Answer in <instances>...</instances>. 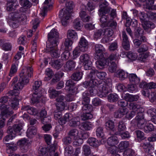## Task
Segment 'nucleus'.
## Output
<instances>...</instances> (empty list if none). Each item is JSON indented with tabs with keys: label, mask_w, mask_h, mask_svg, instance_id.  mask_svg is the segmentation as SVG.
I'll list each match as a JSON object with an SVG mask.
<instances>
[{
	"label": "nucleus",
	"mask_w": 156,
	"mask_h": 156,
	"mask_svg": "<svg viewBox=\"0 0 156 156\" xmlns=\"http://www.w3.org/2000/svg\"><path fill=\"white\" fill-rule=\"evenodd\" d=\"M16 1V0H7L6 4V9L7 11H11L15 9V6L14 5Z\"/></svg>",
	"instance_id": "nucleus-30"
},
{
	"label": "nucleus",
	"mask_w": 156,
	"mask_h": 156,
	"mask_svg": "<svg viewBox=\"0 0 156 156\" xmlns=\"http://www.w3.org/2000/svg\"><path fill=\"white\" fill-rule=\"evenodd\" d=\"M98 88L99 90L100 97H105L110 92V86L105 82H103L98 84Z\"/></svg>",
	"instance_id": "nucleus-4"
},
{
	"label": "nucleus",
	"mask_w": 156,
	"mask_h": 156,
	"mask_svg": "<svg viewBox=\"0 0 156 156\" xmlns=\"http://www.w3.org/2000/svg\"><path fill=\"white\" fill-rule=\"evenodd\" d=\"M142 34H144V31L140 27L138 28L134 33V37L136 38H139Z\"/></svg>",
	"instance_id": "nucleus-50"
},
{
	"label": "nucleus",
	"mask_w": 156,
	"mask_h": 156,
	"mask_svg": "<svg viewBox=\"0 0 156 156\" xmlns=\"http://www.w3.org/2000/svg\"><path fill=\"white\" fill-rule=\"evenodd\" d=\"M20 3L25 8H30L31 5V2L28 0H21Z\"/></svg>",
	"instance_id": "nucleus-61"
},
{
	"label": "nucleus",
	"mask_w": 156,
	"mask_h": 156,
	"mask_svg": "<svg viewBox=\"0 0 156 156\" xmlns=\"http://www.w3.org/2000/svg\"><path fill=\"white\" fill-rule=\"evenodd\" d=\"M118 143V138L115 136H110L108 138L107 140V143L109 146L115 145L117 144Z\"/></svg>",
	"instance_id": "nucleus-27"
},
{
	"label": "nucleus",
	"mask_w": 156,
	"mask_h": 156,
	"mask_svg": "<svg viewBox=\"0 0 156 156\" xmlns=\"http://www.w3.org/2000/svg\"><path fill=\"white\" fill-rule=\"evenodd\" d=\"M7 133L8 134L3 139V141L4 143L6 144H9L8 142L10 140H12L15 137V136L11 133H9L8 132V130H7Z\"/></svg>",
	"instance_id": "nucleus-39"
},
{
	"label": "nucleus",
	"mask_w": 156,
	"mask_h": 156,
	"mask_svg": "<svg viewBox=\"0 0 156 156\" xmlns=\"http://www.w3.org/2000/svg\"><path fill=\"white\" fill-rule=\"evenodd\" d=\"M48 41L47 44H53L58 43L59 33L57 30L52 29L48 34Z\"/></svg>",
	"instance_id": "nucleus-3"
},
{
	"label": "nucleus",
	"mask_w": 156,
	"mask_h": 156,
	"mask_svg": "<svg viewBox=\"0 0 156 156\" xmlns=\"http://www.w3.org/2000/svg\"><path fill=\"white\" fill-rule=\"evenodd\" d=\"M33 74V69L30 66L24 67L20 74V78L18 83L14 84L13 88L15 90L22 89L24 84L29 82V78L31 77Z\"/></svg>",
	"instance_id": "nucleus-1"
},
{
	"label": "nucleus",
	"mask_w": 156,
	"mask_h": 156,
	"mask_svg": "<svg viewBox=\"0 0 156 156\" xmlns=\"http://www.w3.org/2000/svg\"><path fill=\"white\" fill-rule=\"evenodd\" d=\"M71 11L69 8H64L60 11L59 16L61 18L69 19Z\"/></svg>",
	"instance_id": "nucleus-17"
},
{
	"label": "nucleus",
	"mask_w": 156,
	"mask_h": 156,
	"mask_svg": "<svg viewBox=\"0 0 156 156\" xmlns=\"http://www.w3.org/2000/svg\"><path fill=\"white\" fill-rule=\"evenodd\" d=\"M154 129L153 125L151 123L147 124L144 127L145 132L148 133L154 130Z\"/></svg>",
	"instance_id": "nucleus-53"
},
{
	"label": "nucleus",
	"mask_w": 156,
	"mask_h": 156,
	"mask_svg": "<svg viewBox=\"0 0 156 156\" xmlns=\"http://www.w3.org/2000/svg\"><path fill=\"white\" fill-rule=\"evenodd\" d=\"M126 56L129 59L132 61H134L136 59L137 57L136 53L131 51L127 52Z\"/></svg>",
	"instance_id": "nucleus-46"
},
{
	"label": "nucleus",
	"mask_w": 156,
	"mask_h": 156,
	"mask_svg": "<svg viewBox=\"0 0 156 156\" xmlns=\"http://www.w3.org/2000/svg\"><path fill=\"white\" fill-rule=\"evenodd\" d=\"M131 21L130 20H127V22L125 24V26L127 27L126 29L127 33L129 34L132 39H133L134 37L133 36V33L131 29L129 27L130 25Z\"/></svg>",
	"instance_id": "nucleus-43"
},
{
	"label": "nucleus",
	"mask_w": 156,
	"mask_h": 156,
	"mask_svg": "<svg viewBox=\"0 0 156 156\" xmlns=\"http://www.w3.org/2000/svg\"><path fill=\"white\" fill-rule=\"evenodd\" d=\"M7 21L9 25L13 28H17L19 25V21L17 19L9 18Z\"/></svg>",
	"instance_id": "nucleus-35"
},
{
	"label": "nucleus",
	"mask_w": 156,
	"mask_h": 156,
	"mask_svg": "<svg viewBox=\"0 0 156 156\" xmlns=\"http://www.w3.org/2000/svg\"><path fill=\"white\" fill-rule=\"evenodd\" d=\"M14 96H15L14 90H10L7 94L6 96H4L0 99V102L3 104L5 103L9 99L11 98V96L13 97Z\"/></svg>",
	"instance_id": "nucleus-22"
},
{
	"label": "nucleus",
	"mask_w": 156,
	"mask_h": 156,
	"mask_svg": "<svg viewBox=\"0 0 156 156\" xmlns=\"http://www.w3.org/2000/svg\"><path fill=\"white\" fill-rule=\"evenodd\" d=\"M42 83L41 81H35L34 82L33 85V90L34 91L39 92L41 91L40 89V86L41 85Z\"/></svg>",
	"instance_id": "nucleus-42"
},
{
	"label": "nucleus",
	"mask_w": 156,
	"mask_h": 156,
	"mask_svg": "<svg viewBox=\"0 0 156 156\" xmlns=\"http://www.w3.org/2000/svg\"><path fill=\"white\" fill-rule=\"evenodd\" d=\"M73 151V150L72 146H68L65 148V155L66 156H70Z\"/></svg>",
	"instance_id": "nucleus-55"
},
{
	"label": "nucleus",
	"mask_w": 156,
	"mask_h": 156,
	"mask_svg": "<svg viewBox=\"0 0 156 156\" xmlns=\"http://www.w3.org/2000/svg\"><path fill=\"white\" fill-rule=\"evenodd\" d=\"M93 125L92 123L89 122H86L82 123L81 127L82 129L88 130H90L92 128Z\"/></svg>",
	"instance_id": "nucleus-40"
},
{
	"label": "nucleus",
	"mask_w": 156,
	"mask_h": 156,
	"mask_svg": "<svg viewBox=\"0 0 156 156\" xmlns=\"http://www.w3.org/2000/svg\"><path fill=\"white\" fill-rule=\"evenodd\" d=\"M69 120V125L72 127H76L77 126L80 124V119L79 117H73Z\"/></svg>",
	"instance_id": "nucleus-19"
},
{
	"label": "nucleus",
	"mask_w": 156,
	"mask_h": 156,
	"mask_svg": "<svg viewBox=\"0 0 156 156\" xmlns=\"http://www.w3.org/2000/svg\"><path fill=\"white\" fill-rule=\"evenodd\" d=\"M65 97L62 95H60L57 97L56 101L57 102L55 103L57 109L60 111L63 110L65 107Z\"/></svg>",
	"instance_id": "nucleus-8"
},
{
	"label": "nucleus",
	"mask_w": 156,
	"mask_h": 156,
	"mask_svg": "<svg viewBox=\"0 0 156 156\" xmlns=\"http://www.w3.org/2000/svg\"><path fill=\"white\" fill-rule=\"evenodd\" d=\"M18 144L20 146V148L23 151L26 152L28 149V142L25 139L19 140Z\"/></svg>",
	"instance_id": "nucleus-18"
},
{
	"label": "nucleus",
	"mask_w": 156,
	"mask_h": 156,
	"mask_svg": "<svg viewBox=\"0 0 156 156\" xmlns=\"http://www.w3.org/2000/svg\"><path fill=\"white\" fill-rule=\"evenodd\" d=\"M130 110H133V111L137 112H144V109L141 106L134 102H129L128 106Z\"/></svg>",
	"instance_id": "nucleus-15"
},
{
	"label": "nucleus",
	"mask_w": 156,
	"mask_h": 156,
	"mask_svg": "<svg viewBox=\"0 0 156 156\" xmlns=\"http://www.w3.org/2000/svg\"><path fill=\"white\" fill-rule=\"evenodd\" d=\"M72 116L71 114L69 113L66 114L63 117H61L58 120L59 123L62 126L67 121L69 120V118Z\"/></svg>",
	"instance_id": "nucleus-28"
},
{
	"label": "nucleus",
	"mask_w": 156,
	"mask_h": 156,
	"mask_svg": "<svg viewBox=\"0 0 156 156\" xmlns=\"http://www.w3.org/2000/svg\"><path fill=\"white\" fill-rule=\"evenodd\" d=\"M62 141L64 145H68L72 142V139L69 136H68L64 137L62 139Z\"/></svg>",
	"instance_id": "nucleus-58"
},
{
	"label": "nucleus",
	"mask_w": 156,
	"mask_h": 156,
	"mask_svg": "<svg viewBox=\"0 0 156 156\" xmlns=\"http://www.w3.org/2000/svg\"><path fill=\"white\" fill-rule=\"evenodd\" d=\"M80 60L83 63L84 69H88L91 68L92 62L88 54H85L81 55L80 57Z\"/></svg>",
	"instance_id": "nucleus-7"
},
{
	"label": "nucleus",
	"mask_w": 156,
	"mask_h": 156,
	"mask_svg": "<svg viewBox=\"0 0 156 156\" xmlns=\"http://www.w3.org/2000/svg\"><path fill=\"white\" fill-rule=\"evenodd\" d=\"M124 98L127 101L131 102L137 101L139 97L137 95H133L128 94H126Z\"/></svg>",
	"instance_id": "nucleus-33"
},
{
	"label": "nucleus",
	"mask_w": 156,
	"mask_h": 156,
	"mask_svg": "<svg viewBox=\"0 0 156 156\" xmlns=\"http://www.w3.org/2000/svg\"><path fill=\"white\" fill-rule=\"evenodd\" d=\"M129 144L128 141H122L119 144V147L120 149H124L127 148L129 147Z\"/></svg>",
	"instance_id": "nucleus-64"
},
{
	"label": "nucleus",
	"mask_w": 156,
	"mask_h": 156,
	"mask_svg": "<svg viewBox=\"0 0 156 156\" xmlns=\"http://www.w3.org/2000/svg\"><path fill=\"white\" fill-rule=\"evenodd\" d=\"M105 126L108 130H113L115 129L114 122L111 120H108L105 123Z\"/></svg>",
	"instance_id": "nucleus-52"
},
{
	"label": "nucleus",
	"mask_w": 156,
	"mask_h": 156,
	"mask_svg": "<svg viewBox=\"0 0 156 156\" xmlns=\"http://www.w3.org/2000/svg\"><path fill=\"white\" fill-rule=\"evenodd\" d=\"M82 110L83 112L90 113L93 111V107L89 104L83 105Z\"/></svg>",
	"instance_id": "nucleus-54"
},
{
	"label": "nucleus",
	"mask_w": 156,
	"mask_h": 156,
	"mask_svg": "<svg viewBox=\"0 0 156 156\" xmlns=\"http://www.w3.org/2000/svg\"><path fill=\"white\" fill-rule=\"evenodd\" d=\"M46 44V51L49 53L51 56L53 58H59L61 54L60 51L58 49V44Z\"/></svg>",
	"instance_id": "nucleus-2"
},
{
	"label": "nucleus",
	"mask_w": 156,
	"mask_h": 156,
	"mask_svg": "<svg viewBox=\"0 0 156 156\" xmlns=\"http://www.w3.org/2000/svg\"><path fill=\"white\" fill-rule=\"evenodd\" d=\"M119 97L116 94H109L108 97L109 101L110 102H114L117 101L119 99Z\"/></svg>",
	"instance_id": "nucleus-47"
},
{
	"label": "nucleus",
	"mask_w": 156,
	"mask_h": 156,
	"mask_svg": "<svg viewBox=\"0 0 156 156\" xmlns=\"http://www.w3.org/2000/svg\"><path fill=\"white\" fill-rule=\"evenodd\" d=\"M48 92L49 94V96L51 98H54L56 97L59 94H60L62 93L61 91H57L52 87L49 88Z\"/></svg>",
	"instance_id": "nucleus-24"
},
{
	"label": "nucleus",
	"mask_w": 156,
	"mask_h": 156,
	"mask_svg": "<svg viewBox=\"0 0 156 156\" xmlns=\"http://www.w3.org/2000/svg\"><path fill=\"white\" fill-rule=\"evenodd\" d=\"M142 27L145 30H147L149 28L153 29L155 27L154 23L147 21H145L142 23Z\"/></svg>",
	"instance_id": "nucleus-31"
},
{
	"label": "nucleus",
	"mask_w": 156,
	"mask_h": 156,
	"mask_svg": "<svg viewBox=\"0 0 156 156\" xmlns=\"http://www.w3.org/2000/svg\"><path fill=\"white\" fill-rule=\"evenodd\" d=\"M9 106L3 104L0 105V116L2 117H7L10 113Z\"/></svg>",
	"instance_id": "nucleus-11"
},
{
	"label": "nucleus",
	"mask_w": 156,
	"mask_h": 156,
	"mask_svg": "<svg viewBox=\"0 0 156 156\" xmlns=\"http://www.w3.org/2000/svg\"><path fill=\"white\" fill-rule=\"evenodd\" d=\"M86 70H90V72L88 75L87 77L90 80L94 81L96 78V75L98 73V70L92 67L91 65V68L88 69H85Z\"/></svg>",
	"instance_id": "nucleus-20"
},
{
	"label": "nucleus",
	"mask_w": 156,
	"mask_h": 156,
	"mask_svg": "<svg viewBox=\"0 0 156 156\" xmlns=\"http://www.w3.org/2000/svg\"><path fill=\"white\" fill-rule=\"evenodd\" d=\"M124 156H134L135 152L131 149H128L125 150L123 152Z\"/></svg>",
	"instance_id": "nucleus-63"
},
{
	"label": "nucleus",
	"mask_w": 156,
	"mask_h": 156,
	"mask_svg": "<svg viewBox=\"0 0 156 156\" xmlns=\"http://www.w3.org/2000/svg\"><path fill=\"white\" fill-rule=\"evenodd\" d=\"M63 64V62L62 60L58 59L52 62L51 66L54 68L58 70L62 66Z\"/></svg>",
	"instance_id": "nucleus-25"
},
{
	"label": "nucleus",
	"mask_w": 156,
	"mask_h": 156,
	"mask_svg": "<svg viewBox=\"0 0 156 156\" xmlns=\"http://www.w3.org/2000/svg\"><path fill=\"white\" fill-rule=\"evenodd\" d=\"M67 36L68 38L70 39L75 38L77 37V34L74 30H68Z\"/></svg>",
	"instance_id": "nucleus-49"
},
{
	"label": "nucleus",
	"mask_w": 156,
	"mask_h": 156,
	"mask_svg": "<svg viewBox=\"0 0 156 156\" xmlns=\"http://www.w3.org/2000/svg\"><path fill=\"white\" fill-rule=\"evenodd\" d=\"M97 88L98 87L96 85V82L93 84H92V87H89L88 91L90 93L89 94L90 96H94L97 94Z\"/></svg>",
	"instance_id": "nucleus-38"
},
{
	"label": "nucleus",
	"mask_w": 156,
	"mask_h": 156,
	"mask_svg": "<svg viewBox=\"0 0 156 156\" xmlns=\"http://www.w3.org/2000/svg\"><path fill=\"white\" fill-rule=\"evenodd\" d=\"M89 44L87 41L84 37H81L79 42V47L81 51L85 52L87 51Z\"/></svg>",
	"instance_id": "nucleus-12"
},
{
	"label": "nucleus",
	"mask_w": 156,
	"mask_h": 156,
	"mask_svg": "<svg viewBox=\"0 0 156 156\" xmlns=\"http://www.w3.org/2000/svg\"><path fill=\"white\" fill-rule=\"evenodd\" d=\"M96 133L98 137H103L104 135L103 128L101 127H98L96 129Z\"/></svg>",
	"instance_id": "nucleus-62"
},
{
	"label": "nucleus",
	"mask_w": 156,
	"mask_h": 156,
	"mask_svg": "<svg viewBox=\"0 0 156 156\" xmlns=\"http://www.w3.org/2000/svg\"><path fill=\"white\" fill-rule=\"evenodd\" d=\"M128 112V109L126 108L119 109L114 113V116L115 118H121Z\"/></svg>",
	"instance_id": "nucleus-16"
},
{
	"label": "nucleus",
	"mask_w": 156,
	"mask_h": 156,
	"mask_svg": "<svg viewBox=\"0 0 156 156\" xmlns=\"http://www.w3.org/2000/svg\"><path fill=\"white\" fill-rule=\"evenodd\" d=\"M9 18L17 19L22 24H25L27 21V17L26 16L21 12H12L10 13L8 16Z\"/></svg>",
	"instance_id": "nucleus-5"
},
{
	"label": "nucleus",
	"mask_w": 156,
	"mask_h": 156,
	"mask_svg": "<svg viewBox=\"0 0 156 156\" xmlns=\"http://www.w3.org/2000/svg\"><path fill=\"white\" fill-rule=\"evenodd\" d=\"M37 133L36 128L34 126H31L29 127L27 132V135L29 138H31L34 136L36 135Z\"/></svg>",
	"instance_id": "nucleus-26"
},
{
	"label": "nucleus",
	"mask_w": 156,
	"mask_h": 156,
	"mask_svg": "<svg viewBox=\"0 0 156 156\" xmlns=\"http://www.w3.org/2000/svg\"><path fill=\"white\" fill-rule=\"evenodd\" d=\"M68 136L73 138V140H78L81 138V134L79 133L78 130L76 129L70 130L68 133Z\"/></svg>",
	"instance_id": "nucleus-14"
},
{
	"label": "nucleus",
	"mask_w": 156,
	"mask_h": 156,
	"mask_svg": "<svg viewBox=\"0 0 156 156\" xmlns=\"http://www.w3.org/2000/svg\"><path fill=\"white\" fill-rule=\"evenodd\" d=\"M83 153L85 156L90 155L91 151L90 147L87 145H84L82 147Z\"/></svg>",
	"instance_id": "nucleus-41"
},
{
	"label": "nucleus",
	"mask_w": 156,
	"mask_h": 156,
	"mask_svg": "<svg viewBox=\"0 0 156 156\" xmlns=\"http://www.w3.org/2000/svg\"><path fill=\"white\" fill-rule=\"evenodd\" d=\"M116 73L117 77H119L121 80H125L127 78L128 76L127 73H125L124 71L121 69L118 70Z\"/></svg>",
	"instance_id": "nucleus-29"
},
{
	"label": "nucleus",
	"mask_w": 156,
	"mask_h": 156,
	"mask_svg": "<svg viewBox=\"0 0 156 156\" xmlns=\"http://www.w3.org/2000/svg\"><path fill=\"white\" fill-rule=\"evenodd\" d=\"M99 15L101 17L100 19L101 23V26L103 28L106 27L107 24L108 22V21L109 19L108 16L101 13H100Z\"/></svg>",
	"instance_id": "nucleus-23"
},
{
	"label": "nucleus",
	"mask_w": 156,
	"mask_h": 156,
	"mask_svg": "<svg viewBox=\"0 0 156 156\" xmlns=\"http://www.w3.org/2000/svg\"><path fill=\"white\" fill-rule=\"evenodd\" d=\"M95 55L94 58L96 59H99L104 58V54L105 51L103 46L100 44H96L94 46Z\"/></svg>",
	"instance_id": "nucleus-6"
},
{
	"label": "nucleus",
	"mask_w": 156,
	"mask_h": 156,
	"mask_svg": "<svg viewBox=\"0 0 156 156\" xmlns=\"http://www.w3.org/2000/svg\"><path fill=\"white\" fill-rule=\"evenodd\" d=\"M126 128V126L124 122L123 121L119 122L118 125V130L119 132L124 131Z\"/></svg>",
	"instance_id": "nucleus-57"
},
{
	"label": "nucleus",
	"mask_w": 156,
	"mask_h": 156,
	"mask_svg": "<svg viewBox=\"0 0 156 156\" xmlns=\"http://www.w3.org/2000/svg\"><path fill=\"white\" fill-rule=\"evenodd\" d=\"M129 81L135 84H138L140 82V79L135 74H130L129 75Z\"/></svg>",
	"instance_id": "nucleus-32"
},
{
	"label": "nucleus",
	"mask_w": 156,
	"mask_h": 156,
	"mask_svg": "<svg viewBox=\"0 0 156 156\" xmlns=\"http://www.w3.org/2000/svg\"><path fill=\"white\" fill-rule=\"evenodd\" d=\"M45 74L48 77H45L44 78V80L45 81L49 80L53 75L52 70L49 68L46 69L45 71Z\"/></svg>",
	"instance_id": "nucleus-51"
},
{
	"label": "nucleus",
	"mask_w": 156,
	"mask_h": 156,
	"mask_svg": "<svg viewBox=\"0 0 156 156\" xmlns=\"http://www.w3.org/2000/svg\"><path fill=\"white\" fill-rule=\"evenodd\" d=\"M81 120L85 121L91 119L93 118V115L90 113L83 112V114L81 116Z\"/></svg>",
	"instance_id": "nucleus-45"
},
{
	"label": "nucleus",
	"mask_w": 156,
	"mask_h": 156,
	"mask_svg": "<svg viewBox=\"0 0 156 156\" xmlns=\"http://www.w3.org/2000/svg\"><path fill=\"white\" fill-rule=\"evenodd\" d=\"M117 66L114 62L111 63L110 65L108 67V70L109 72L112 73L115 72L117 69Z\"/></svg>",
	"instance_id": "nucleus-48"
},
{
	"label": "nucleus",
	"mask_w": 156,
	"mask_h": 156,
	"mask_svg": "<svg viewBox=\"0 0 156 156\" xmlns=\"http://www.w3.org/2000/svg\"><path fill=\"white\" fill-rule=\"evenodd\" d=\"M101 60H98L96 61V66L100 69H103L105 65V61L102 58Z\"/></svg>",
	"instance_id": "nucleus-56"
},
{
	"label": "nucleus",
	"mask_w": 156,
	"mask_h": 156,
	"mask_svg": "<svg viewBox=\"0 0 156 156\" xmlns=\"http://www.w3.org/2000/svg\"><path fill=\"white\" fill-rule=\"evenodd\" d=\"M82 77V73L79 72L73 73L70 76L71 79L76 81L80 80Z\"/></svg>",
	"instance_id": "nucleus-37"
},
{
	"label": "nucleus",
	"mask_w": 156,
	"mask_h": 156,
	"mask_svg": "<svg viewBox=\"0 0 156 156\" xmlns=\"http://www.w3.org/2000/svg\"><path fill=\"white\" fill-rule=\"evenodd\" d=\"M12 99L10 101L11 104H10L12 108L13 109H16L18 106L19 105V101L17 97L14 96L12 98H11Z\"/></svg>",
	"instance_id": "nucleus-36"
},
{
	"label": "nucleus",
	"mask_w": 156,
	"mask_h": 156,
	"mask_svg": "<svg viewBox=\"0 0 156 156\" xmlns=\"http://www.w3.org/2000/svg\"><path fill=\"white\" fill-rule=\"evenodd\" d=\"M87 143L90 145L94 147H97L99 145L98 141L95 138L91 137L89 138L87 140Z\"/></svg>",
	"instance_id": "nucleus-34"
},
{
	"label": "nucleus",
	"mask_w": 156,
	"mask_h": 156,
	"mask_svg": "<svg viewBox=\"0 0 156 156\" xmlns=\"http://www.w3.org/2000/svg\"><path fill=\"white\" fill-rule=\"evenodd\" d=\"M73 24L74 28L78 30H80L82 27V25L80 23V20L78 19L75 20L73 22Z\"/></svg>",
	"instance_id": "nucleus-59"
},
{
	"label": "nucleus",
	"mask_w": 156,
	"mask_h": 156,
	"mask_svg": "<svg viewBox=\"0 0 156 156\" xmlns=\"http://www.w3.org/2000/svg\"><path fill=\"white\" fill-rule=\"evenodd\" d=\"M42 95V93L41 91H33L32 97L31 98V103L34 104L38 103Z\"/></svg>",
	"instance_id": "nucleus-13"
},
{
	"label": "nucleus",
	"mask_w": 156,
	"mask_h": 156,
	"mask_svg": "<svg viewBox=\"0 0 156 156\" xmlns=\"http://www.w3.org/2000/svg\"><path fill=\"white\" fill-rule=\"evenodd\" d=\"M104 35V30L100 29L96 30L94 33V39L97 40L101 37L102 35Z\"/></svg>",
	"instance_id": "nucleus-44"
},
{
	"label": "nucleus",
	"mask_w": 156,
	"mask_h": 156,
	"mask_svg": "<svg viewBox=\"0 0 156 156\" xmlns=\"http://www.w3.org/2000/svg\"><path fill=\"white\" fill-rule=\"evenodd\" d=\"M76 62L73 60L67 61L64 66L65 69L67 71L73 70L75 68Z\"/></svg>",
	"instance_id": "nucleus-21"
},
{
	"label": "nucleus",
	"mask_w": 156,
	"mask_h": 156,
	"mask_svg": "<svg viewBox=\"0 0 156 156\" xmlns=\"http://www.w3.org/2000/svg\"><path fill=\"white\" fill-rule=\"evenodd\" d=\"M22 129V125L19 124H14L12 126H9L7 129L9 133H11L16 136V134L20 133Z\"/></svg>",
	"instance_id": "nucleus-9"
},
{
	"label": "nucleus",
	"mask_w": 156,
	"mask_h": 156,
	"mask_svg": "<svg viewBox=\"0 0 156 156\" xmlns=\"http://www.w3.org/2000/svg\"><path fill=\"white\" fill-rule=\"evenodd\" d=\"M65 85L66 87L67 88V89L71 94H74L76 93L75 90L76 83L73 80L71 79L67 80L66 83Z\"/></svg>",
	"instance_id": "nucleus-10"
},
{
	"label": "nucleus",
	"mask_w": 156,
	"mask_h": 156,
	"mask_svg": "<svg viewBox=\"0 0 156 156\" xmlns=\"http://www.w3.org/2000/svg\"><path fill=\"white\" fill-rule=\"evenodd\" d=\"M60 111L58 109L55 110L54 113V119L56 120H58L62 117V114L61 111Z\"/></svg>",
	"instance_id": "nucleus-60"
}]
</instances>
